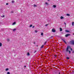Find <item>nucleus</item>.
<instances>
[{"label":"nucleus","instance_id":"obj_1","mask_svg":"<svg viewBox=\"0 0 74 74\" xmlns=\"http://www.w3.org/2000/svg\"><path fill=\"white\" fill-rule=\"evenodd\" d=\"M69 48L71 49V47L70 46H68L66 49V50L65 51V53H67L68 52H69V54H70L71 53V51L69 50Z\"/></svg>","mask_w":74,"mask_h":74},{"label":"nucleus","instance_id":"obj_2","mask_svg":"<svg viewBox=\"0 0 74 74\" xmlns=\"http://www.w3.org/2000/svg\"><path fill=\"white\" fill-rule=\"evenodd\" d=\"M70 43H71V44H72V45H74V40H72L70 41Z\"/></svg>","mask_w":74,"mask_h":74},{"label":"nucleus","instance_id":"obj_3","mask_svg":"<svg viewBox=\"0 0 74 74\" xmlns=\"http://www.w3.org/2000/svg\"><path fill=\"white\" fill-rule=\"evenodd\" d=\"M69 36H71V35L70 34H67L65 35V37H67Z\"/></svg>","mask_w":74,"mask_h":74},{"label":"nucleus","instance_id":"obj_4","mask_svg":"<svg viewBox=\"0 0 74 74\" xmlns=\"http://www.w3.org/2000/svg\"><path fill=\"white\" fill-rule=\"evenodd\" d=\"M52 32H56V30H55L54 29H52Z\"/></svg>","mask_w":74,"mask_h":74},{"label":"nucleus","instance_id":"obj_5","mask_svg":"<svg viewBox=\"0 0 74 74\" xmlns=\"http://www.w3.org/2000/svg\"><path fill=\"white\" fill-rule=\"evenodd\" d=\"M62 40H63V41H64V43H65V44H67V42H66L63 39Z\"/></svg>","mask_w":74,"mask_h":74},{"label":"nucleus","instance_id":"obj_6","mask_svg":"<svg viewBox=\"0 0 74 74\" xmlns=\"http://www.w3.org/2000/svg\"><path fill=\"white\" fill-rule=\"evenodd\" d=\"M60 32H62V28L61 27H60Z\"/></svg>","mask_w":74,"mask_h":74},{"label":"nucleus","instance_id":"obj_7","mask_svg":"<svg viewBox=\"0 0 74 74\" xmlns=\"http://www.w3.org/2000/svg\"><path fill=\"white\" fill-rule=\"evenodd\" d=\"M44 45H42V46L40 47V48L41 49H42V48H43V47H44Z\"/></svg>","mask_w":74,"mask_h":74},{"label":"nucleus","instance_id":"obj_8","mask_svg":"<svg viewBox=\"0 0 74 74\" xmlns=\"http://www.w3.org/2000/svg\"><path fill=\"white\" fill-rule=\"evenodd\" d=\"M53 7L54 8H56V5H53Z\"/></svg>","mask_w":74,"mask_h":74},{"label":"nucleus","instance_id":"obj_9","mask_svg":"<svg viewBox=\"0 0 74 74\" xmlns=\"http://www.w3.org/2000/svg\"><path fill=\"white\" fill-rule=\"evenodd\" d=\"M34 6L35 7H37V5H34Z\"/></svg>","mask_w":74,"mask_h":74},{"label":"nucleus","instance_id":"obj_10","mask_svg":"<svg viewBox=\"0 0 74 74\" xmlns=\"http://www.w3.org/2000/svg\"><path fill=\"white\" fill-rule=\"evenodd\" d=\"M16 24V22H14L12 24V25H15Z\"/></svg>","mask_w":74,"mask_h":74},{"label":"nucleus","instance_id":"obj_11","mask_svg":"<svg viewBox=\"0 0 74 74\" xmlns=\"http://www.w3.org/2000/svg\"><path fill=\"white\" fill-rule=\"evenodd\" d=\"M1 46H2V44L0 42V47H1Z\"/></svg>","mask_w":74,"mask_h":74},{"label":"nucleus","instance_id":"obj_12","mask_svg":"<svg viewBox=\"0 0 74 74\" xmlns=\"http://www.w3.org/2000/svg\"><path fill=\"white\" fill-rule=\"evenodd\" d=\"M74 22H72V26H74Z\"/></svg>","mask_w":74,"mask_h":74},{"label":"nucleus","instance_id":"obj_13","mask_svg":"<svg viewBox=\"0 0 74 74\" xmlns=\"http://www.w3.org/2000/svg\"><path fill=\"white\" fill-rule=\"evenodd\" d=\"M65 32H69V31L67 30H65Z\"/></svg>","mask_w":74,"mask_h":74},{"label":"nucleus","instance_id":"obj_14","mask_svg":"<svg viewBox=\"0 0 74 74\" xmlns=\"http://www.w3.org/2000/svg\"><path fill=\"white\" fill-rule=\"evenodd\" d=\"M27 55L29 56V55H30V53H27Z\"/></svg>","mask_w":74,"mask_h":74},{"label":"nucleus","instance_id":"obj_15","mask_svg":"<svg viewBox=\"0 0 74 74\" xmlns=\"http://www.w3.org/2000/svg\"><path fill=\"white\" fill-rule=\"evenodd\" d=\"M15 1H12V3H14Z\"/></svg>","mask_w":74,"mask_h":74},{"label":"nucleus","instance_id":"obj_16","mask_svg":"<svg viewBox=\"0 0 74 74\" xmlns=\"http://www.w3.org/2000/svg\"><path fill=\"white\" fill-rule=\"evenodd\" d=\"M60 18L61 19H62L63 18V17L62 16H61L60 17Z\"/></svg>","mask_w":74,"mask_h":74},{"label":"nucleus","instance_id":"obj_17","mask_svg":"<svg viewBox=\"0 0 74 74\" xmlns=\"http://www.w3.org/2000/svg\"><path fill=\"white\" fill-rule=\"evenodd\" d=\"M5 71H8V69L7 68L5 70Z\"/></svg>","mask_w":74,"mask_h":74},{"label":"nucleus","instance_id":"obj_18","mask_svg":"<svg viewBox=\"0 0 74 74\" xmlns=\"http://www.w3.org/2000/svg\"><path fill=\"white\" fill-rule=\"evenodd\" d=\"M49 24H46L45 25V26H48V25H49Z\"/></svg>","mask_w":74,"mask_h":74},{"label":"nucleus","instance_id":"obj_19","mask_svg":"<svg viewBox=\"0 0 74 74\" xmlns=\"http://www.w3.org/2000/svg\"><path fill=\"white\" fill-rule=\"evenodd\" d=\"M66 59H70V58H69V57H66Z\"/></svg>","mask_w":74,"mask_h":74},{"label":"nucleus","instance_id":"obj_20","mask_svg":"<svg viewBox=\"0 0 74 74\" xmlns=\"http://www.w3.org/2000/svg\"><path fill=\"white\" fill-rule=\"evenodd\" d=\"M35 33H37V30H35Z\"/></svg>","mask_w":74,"mask_h":74},{"label":"nucleus","instance_id":"obj_21","mask_svg":"<svg viewBox=\"0 0 74 74\" xmlns=\"http://www.w3.org/2000/svg\"><path fill=\"white\" fill-rule=\"evenodd\" d=\"M7 74H10V72H8Z\"/></svg>","mask_w":74,"mask_h":74},{"label":"nucleus","instance_id":"obj_22","mask_svg":"<svg viewBox=\"0 0 74 74\" xmlns=\"http://www.w3.org/2000/svg\"><path fill=\"white\" fill-rule=\"evenodd\" d=\"M7 41H10V39H7Z\"/></svg>","mask_w":74,"mask_h":74},{"label":"nucleus","instance_id":"obj_23","mask_svg":"<svg viewBox=\"0 0 74 74\" xmlns=\"http://www.w3.org/2000/svg\"><path fill=\"white\" fill-rule=\"evenodd\" d=\"M15 30H16V29H13V31H15Z\"/></svg>","mask_w":74,"mask_h":74},{"label":"nucleus","instance_id":"obj_24","mask_svg":"<svg viewBox=\"0 0 74 74\" xmlns=\"http://www.w3.org/2000/svg\"><path fill=\"white\" fill-rule=\"evenodd\" d=\"M67 16H70V14H67Z\"/></svg>","mask_w":74,"mask_h":74},{"label":"nucleus","instance_id":"obj_25","mask_svg":"<svg viewBox=\"0 0 74 74\" xmlns=\"http://www.w3.org/2000/svg\"><path fill=\"white\" fill-rule=\"evenodd\" d=\"M33 26V25H30V26H29V27H32Z\"/></svg>","mask_w":74,"mask_h":74},{"label":"nucleus","instance_id":"obj_26","mask_svg":"<svg viewBox=\"0 0 74 74\" xmlns=\"http://www.w3.org/2000/svg\"><path fill=\"white\" fill-rule=\"evenodd\" d=\"M52 37H53V36H51V39H52Z\"/></svg>","mask_w":74,"mask_h":74},{"label":"nucleus","instance_id":"obj_27","mask_svg":"<svg viewBox=\"0 0 74 74\" xmlns=\"http://www.w3.org/2000/svg\"><path fill=\"white\" fill-rule=\"evenodd\" d=\"M36 50L34 52V53H36Z\"/></svg>","mask_w":74,"mask_h":74},{"label":"nucleus","instance_id":"obj_28","mask_svg":"<svg viewBox=\"0 0 74 74\" xmlns=\"http://www.w3.org/2000/svg\"><path fill=\"white\" fill-rule=\"evenodd\" d=\"M47 41L45 42V45L46 44V43H47Z\"/></svg>","mask_w":74,"mask_h":74},{"label":"nucleus","instance_id":"obj_29","mask_svg":"<svg viewBox=\"0 0 74 74\" xmlns=\"http://www.w3.org/2000/svg\"><path fill=\"white\" fill-rule=\"evenodd\" d=\"M41 35H43V33H41Z\"/></svg>","mask_w":74,"mask_h":74},{"label":"nucleus","instance_id":"obj_30","mask_svg":"<svg viewBox=\"0 0 74 74\" xmlns=\"http://www.w3.org/2000/svg\"><path fill=\"white\" fill-rule=\"evenodd\" d=\"M71 51H73V49H72V48H71Z\"/></svg>","mask_w":74,"mask_h":74},{"label":"nucleus","instance_id":"obj_31","mask_svg":"<svg viewBox=\"0 0 74 74\" xmlns=\"http://www.w3.org/2000/svg\"><path fill=\"white\" fill-rule=\"evenodd\" d=\"M6 5H8V3H6Z\"/></svg>","mask_w":74,"mask_h":74},{"label":"nucleus","instance_id":"obj_32","mask_svg":"<svg viewBox=\"0 0 74 74\" xmlns=\"http://www.w3.org/2000/svg\"><path fill=\"white\" fill-rule=\"evenodd\" d=\"M45 4H48V3H47V2H46L45 3Z\"/></svg>","mask_w":74,"mask_h":74},{"label":"nucleus","instance_id":"obj_33","mask_svg":"<svg viewBox=\"0 0 74 74\" xmlns=\"http://www.w3.org/2000/svg\"><path fill=\"white\" fill-rule=\"evenodd\" d=\"M34 26L32 27V28H34Z\"/></svg>","mask_w":74,"mask_h":74},{"label":"nucleus","instance_id":"obj_34","mask_svg":"<svg viewBox=\"0 0 74 74\" xmlns=\"http://www.w3.org/2000/svg\"><path fill=\"white\" fill-rule=\"evenodd\" d=\"M2 17H3V18H4V15H3L2 16Z\"/></svg>","mask_w":74,"mask_h":74},{"label":"nucleus","instance_id":"obj_35","mask_svg":"<svg viewBox=\"0 0 74 74\" xmlns=\"http://www.w3.org/2000/svg\"><path fill=\"white\" fill-rule=\"evenodd\" d=\"M11 13H13V11H11Z\"/></svg>","mask_w":74,"mask_h":74},{"label":"nucleus","instance_id":"obj_36","mask_svg":"<svg viewBox=\"0 0 74 74\" xmlns=\"http://www.w3.org/2000/svg\"><path fill=\"white\" fill-rule=\"evenodd\" d=\"M55 56V57H56V56H57L56 55H55V56Z\"/></svg>","mask_w":74,"mask_h":74},{"label":"nucleus","instance_id":"obj_37","mask_svg":"<svg viewBox=\"0 0 74 74\" xmlns=\"http://www.w3.org/2000/svg\"><path fill=\"white\" fill-rule=\"evenodd\" d=\"M64 24H65V25H66V23L64 22Z\"/></svg>","mask_w":74,"mask_h":74},{"label":"nucleus","instance_id":"obj_38","mask_svg":"<svg viewBox=\"0 0 74 74\" xmlns=\"http://www.w3.org/2000/svg\"><path fill=\"white\" fill-rule=\"evenodd\" d=\"M24 67H26V66H24Z\"/></svg>","mask_w":74,"mask_h":74},{"label":"nucleus","instance_id":"obj_39","mask_svg":"<svg viewBox=\"0 0 74 74\" xmlns=\"http://www.w3.org/2000/svg\"><path fill=\"white\" fill-rule=\"evenodd\" d=\"M59 74H60V72H59Z\"/></svg>","mask_w":74,"mask_h":74},{"label":"nucleus","instance_id":"obj_40","mask_svg":"<svg viewBox=\"0 0 74 74\" xmlns=\"http://www.w3.org/2000/svg\"><path fill=\"white\" fill-rule=\"evenodd\" d=\"M74 51H73V53H74Z\"/></svg>","mask_w":74,"mask_h":74},{"label":"nucleus","instance_id":"obj_41","mask_svg":"<svg viewBox=\"0 0 74 74\" xmlns=\"http://www.w3.org/2000/svg\"><path fill=\"white\" fill-rule=\"evenodd\" d=\"M34 44H36V43H35V42H34Z\"/></svg>","mask_w":74,"mask_h":74},{"label":"nucleus","instance_id":"obj_42","mask_svg":"<svg viewBox=\"0 0 74 74\" xmlns=\"http://www.w3.org/2000/svg\"><path fill=\"white\" fill-rule=\"evenodd\" d=\"M37 47H38V45H37Z\"/></svg>","mask_w":74,"mask_h":74},{"label":"nucleus","instance_id":"obj_43","mask_svg":"<svg viewBox=\"0 0 74 74\" xmlns=\"http://www.w3.org/2000/svg\"><path fill=\"white\" fill-rule=\"evenodd\" d=\"M49 1V0H48Z\"/></svg>","mask_w":74,"mask_h":74}]
</instances>
